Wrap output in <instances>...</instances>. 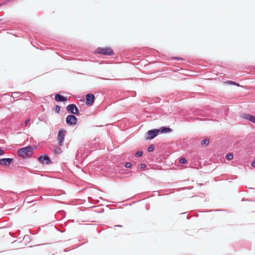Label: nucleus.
I'll use <instances>...</instances> for the list:
<instances>
[{"label": "nucleus", "instance_id": "f8f14e48", "mask_svg": "<svg viewBox=\"0 0 255 255\" xmlns=\"http://www.w3.org/2000/svg\"><path fill=\"white\" fill-rule=\"evenodd\" d=\"M158 130H159V132L161 133L168 132L171 131V128L166 127H162Z\"/></svg>", "mask_w": 255, "mask_h": 255}, {"label": "nucleus", "instance_id": "0eeeda50", "mask_svg": "<svg viewBox=\"0 0 255 255\" xmlns=\"http://www.w3.org/2000/svg\"><path fill=\"white\" fill-rule=\"evenodd\" d=\"M13 159L11 158H5L0 159V165L7 166L13 161Z\"/></svg>", "mask_w": 255, "mask_h": 255}, {"label": "nucleus", "instance_id": "ddd939ff", "mask_svg": "<svg viewBox=\"0 0 255 255\" xmlns=\"http://www.w3.org/2000/svg\"><path fill=\"white\" fill-rule=\"evenodd\" d=\"M53 150L55 153L59 154L62 152L61 148L57 146H54Z\"/></svg>", "mask_w": 255, "mask_h": 255}, {"label": "nucleus", "instance_id": "b1692460", "mask_svg": "<svg viewBox=\"0 0 255 255\" xmlns=\"http://www.w3.org/2000/svg\"><path fill=\"white\" fill-rule=\"evenodd\" d=\"M252 166L255 167V160H254L252 164Z\"/></svg>", "mask_w": 255, "mask_h": 255}, {"label": "nucleus", "instance_id": "7ed1b4c3", "mask_svg": "<svg viewBox=\"0 0 255 255\" xmlns=\"http://www.w3.org/2000/svg\"><path fill=\"white\" fill-rule=\"evenodd\" d=\"M66 130L63 129H61L59 130L57 136V140L58 143L60 146H62L63 144L65 136L66 135Z\"/></svg>", "mask_w": 255, "mask_h": 255}, {"label": "nucleus", "instance_id": "9d476101", "mask_svg": "<svg viewBox=\"0 0 255 255\" xmlns=\"http://www.w3.org/2000/svg\"><path fill=\"white\" fill-rule=\"evenodd\" d=\"M55 100L57 102H64L66 101L67 100V99L66 97H65L63 96H61L60 94H56L55 96Z\"/></svg>", "mask_w": 255, "mask_h": 255}, {"label": "nucleus", "instance_id": "393cba45", "mask_svg": "<svg viewBox=\"0 0 255 255\" xmlns=\"http://www.w3.org/2000/svg\"><path fill=\"white\" fill-rule=\"evenodd\" d=\"M231 82L232 84H235V82Z\"/></svg>", "mask_w": 255, "mask_h": 255}, {"label": "nucleus", "instance_id": "dca6fc26", "mask_svg": "<svg viewBox=\"0 0 255 255\" xmlns=\"http://www.w3.org/2000/svg\"><path fill=\"white\" fill-rule=\"evenodd\" d=\"M226 158L228 160H231L233 158V154L232 153H228L226 155Z\"/></svg>", "mask_w": 255, "mask_h": 255}, {"label": "nucleus", "instance_id": "4468645a", "mask_svg": "<svg viewBox=\"0 0 255 255\" xmlns=\"http://www.w3.org/2000/svg\"><path fill=\"white\" fill-rule=\"evenodd\" d=\"M209 142V141L208 139H203V140L201 141V145H207L208 144Z\"/></svg>", "mask_w": 255, "mask_h": 255}, {"label": "nucleus", "instance_id": "a878e982", "mask_svg": "<svg viewBox=\"0 0 255 255\" xmlns=\"http://www.w3.org/2000/svg\"><path fill=\"white\" fill-rule=\"evenodd\" d=\"M118 226V227H122V226H121V225H119V226Z\"/></svg>", "mask_w": 255, "mask_h": 255}, {"label": "nucleus", "instance_id": "39448f33", "mask_svg": "<svg viewBox=\"0 0 255 255\" xmlns=\"http://www.w3.org/2000/svg\"><path fill=\"white\" fill-rule=\"evenodd\" d=\"M67 110L72 114L79 115V112L78 108L74 104H70L67 106Z\"/></svg>", "mask_w": 255, "mask_h": 255}, {"label": "nucleus", "instance_id": "f3484780", "mask_svg": "<svg viewBox=\"0 0 255 255\" xmlns=\"http://www.w3.org/2000/svg\"><path fill=\"white\" fill-rule=\"evenodd\" d=\"M143 154V152L141 151H138V152H137L136 153H135V156L137 157H140L141 156H142Z\"/></svg>", "mask_w": 255, "mask_h": 255}, {"label": "nucleus", "instance_id": "5701e85b", "mask_svg": "<svg viewBox=\"0 0 255 255\" xmlns=\"http://www.w3.org/2000/svg\"><path fill=\"white\" fill-rule=\"evenodd\" d=\"M146 167V165L145 164H141L140 165L141 168H144Z\"/></svg>", "mask_w": 255, "mask_h": 255}, {"label": "nucleus", "instance_id": "423d86ee", "mask_svg": "<svg viewBox=\"0 0 255 255\" xmlns=\"http://www.w3.org/2000/svg\"><path fill=\"white\" fill-rule=\"evenodd\" d=\"M77 121V118L74 115H68L66 119L67 124L70 126L76 125Z\"/></svg>", "mask_w": 255, "mask_h": 255}, {"label": "nucleus", "instance_id": "f257e3e1", "mask_svg": "<svg viewBox=\"0 0 255 255\" xmlns=\"http://www.w3.org/2000/svg\"><path fill=\"white\" fill-rule=\"evenodd\" d=\"M33 150V147L29 145L18 149L17 151V154L19 157L23 158H27L32 156Z\"/></svg>", "mask_w": 255, "mask_h": 255}, {"label": "nucleus", "instance_id": "412c9836", "mask_svg": "<svg viewBox=\"0 0 255 255\" xmlns=\"http://www.w3.org/2000/svg\"><path fill=\"white\" fill-rule=\"evenodd\" d=\"M29 122H30V119H28L27 120H26L24 122V125H25V126L26 127L28 126V125L29 124Z\"/></svg>", "mask_w": 255, "mask_h": 255}, {"label": "nucleus", "instance_id": "4be33fe9", "mask_svg": "<svg viewBox=\"0 0 255 255\" xmlns=\"http://www.w3.org/2000/svg\"><path fill=\"white\" fill-rule=\"evenodd\" d=\"M4 153V150L0 148V155L3 154Z\"/></svg>", "mask_w": 255, "mask_h": 255}, {"label": "nucleus", "instance_id": "6ab92c4d", "mask_svg": "<svg viewBox=\"0 0 255 255\" xmlns=\"http://www.w3.org/2000/svg\"><path fill=\"white\" fill-rule=\"evenodd\" d=\"M181 163H185L187 161L186 159L184 157H182L179 160Z\"/></svg>", "mask_w": 255, "mask_h": 255}, {"label": "nucleus", "instance_id": "6e6552de", "mask_svg": "<svg viewBox=\"0 0 255 255\" xmlns=\"http://www.w3.org/2000/svg\"><path fill=\"white\" fill-rule=\"evenodd\" d=\"M86 105L92 106L95 100V96L93 94H88L86 96Z\"/></svg>", "mask_w": 255, "mask_h": 255}, {"label": "nucleus", "instance_id": "aec40b11", "mask_svg": "<svg viewBox=\"0 0 255 255\" xmlns=\"http://www.w3.org/2000/svg\"><path fill=\"white\" fill-rule=\"evenodd\" d=\"M132 166V164L130 162H127L125 164V167L127 168H130Z\"/></svg>", "mask_w": 255, "mask_h": 255}, {"label": "nucleus", "instance_id": "9b49d317", "mask_svg": "<svg viewBox=\"0 0 255 255\" xmlns=\"http://www.w3.org/2000/svg\"><path fill=\"white\" fill-rule=\"evenodd\" d=\"M243 117L245 119L250 121L255 124V116L250 114H245L244 115Z\"/></svg>", "mask_w": 255, "mask_h": 255}, {"label": "nucleus", "instance_id": "20e7f679", "mask_svg": "<svg viewBox=\"0 0 255 255\" xmlns=\"http://www.w3.org/2000/svg\"><path fill=\"white\" fill-rule=\"evenodd\" d=\"M159 130L154 129L148 130L146 133V138L147 139H152L156 137L159 133Z\"/></svg>", "mask_w": 255, "mask_h": 255}, {"label": "nucleus", "instance_id": "a211bd4d", "mask_svg": "<svg viewBox=\"0 0 255 255\" xmlns=\"http://www.w3.org/2000/svg\"><path fill=\"white\" fill-rule=\"evenodd\" d=\"M60 110V108L58 105H56L55 107V111L56 113H59Z\"/></svg>", "mask_w": 255, "mask_h": 255}, {"label": "nucleus", "instance_id": "f03ea898", "mask_svg": "<svg viewBox=\"0 0 255 255\" xmlns=\"http://www.w3.org/2000/svg\"><path fill=\"white\" fill-rule=\"evenodd\" d=\"M96 52L107 55H113L114 54L113 50L110 48H98L96 50Z\"/></svg>", "mask_w": 255, "mask_h": 255}, {"label": "nucleus", "instance_id": "1a4fd4ad", "mask_svg": "<svg viewBox=\"0 0 255 255\" xmlns=\"http://www.w3.org/2000/svg\"><path fill=\"white\" fill-rule=\"evenodd\" d=\"M39 161L43 164H49L51 163L50 159L48 155H42L39 157Z\"/></svg>", "mask_w": 255, "mask_h": 255}, {"label": "nucleus", "instance_id": "2eb2a0df", "mask_svg": "<svg viewBox=\"0 0 255 255\" xmlns=\"http://www.w3.org/2000/svg\"><path fill=\"white\" fill-rule=\"evenodd\" d=\"M154 149V146L153 144H151L148 146V147L147 148V151L148 152H152L153 151Z\"/></svg>", "mask_w": 255, "mask_h": 255}]
</instances>
